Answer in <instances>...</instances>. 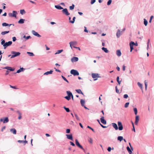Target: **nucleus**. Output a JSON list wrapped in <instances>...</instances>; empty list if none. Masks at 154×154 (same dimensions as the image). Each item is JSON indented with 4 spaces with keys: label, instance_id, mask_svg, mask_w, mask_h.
Masks as SVG:
<instances>
[{
    "label": "nucleus",
    "instance_id": "obj_1",
    "mask_svg": "<svg viewBox=\"0 0 154 154\" xmlns=\"http://www.w3.org/2000/svg\"><path fill=\"white\" fill-rule=\"evenodd\" d=\"M70 73L74 76L78 75H79V72L76 70L75 69H72L70 71Z\"/></svg>",
    "mask_w": 154,
    "mask_h": 154
},
{
    "label": "nucleus",
    "instance_id": "obj_2",
    "mask_svg": "<svg viewBox=\"0 0 154 154\" xmlns=\"http://www.w3.org/2000/svg\"><path fill=\"white\" fill-rule=\"evenodd\" d=\"M66 93L68 95L67 96H66L65 97V98L67 100H69L71 99V95H72V93L69 91H67Z\"/></svg>",
    "mask_w": 154,
    "mask_h": 154
},
{
    "label": "nucleus",
    "instance_id": "obj_3",
    "mask_svg": "<svg viewBox=\"0 0 154 154\" xmlns=\"http://www.w3.org/2000/svg\"><path fill=\"white\" fill-rule=\"evenodd\" d=\"M76 145L79 148L83 150L84 152H85V150L83 148V147L80 144L77 139L75 140Z\"/></svg>",
    "mask_w": 154,
    "mask_h": 154
},
{
    "label": "nucleus",
    "instance_id": "obj_4",
    "mask_svg": "<svg viewBox=\"0 0 154 154\" xmlns=\"http://www.w3.org/2000/svg\"><path fill=\"white\" fill-rule=\"evenodd\" d=\"M1 122H3L4 123H7L9 122V119L8 117L1 118L0 119Z\"/></svg>",
    "mask_w": 154,
    "mask_h": 154
},
{
    "label": "nucleus",
    "instance_id": "obj_5",
    "mask_svg": "<svg viewBox=\"0 0 154 154\" xmlns=\"http://www.w3.org/2000/svg\"><path fill=\"white\" fill-rule=\"evenodd\" d=\"M12 41H9L8 42H6L3 45V47H4V49H5L8 46L11 45L12 44Z\"/></svg>",
    "mask_w": 154,
    "mask_h": 154
},
{
    "label": "nucleus",
    "instance_id": "obj_6",
    "mask_svg": "<svg viewBox=\"0 0 154 154\" xmlns=\"http://www.w3.org/2000/svg\"><path fill=\"white\" fill-rule=\"evenodd\" d=\"M92 77L93 79H94V81L97 80V78L100 77L99 74L97 73L92 74Z\"/></svg>",
    "mask_w": 154,
    "mask_h": 154
},
{
    "label": "nucleus",
    "instance_id": "obj_7",
    "mask_svg": "<svg viewBox=\"0 0 154 154\" xmlns=\"http://www.w3.org/2000/svg\"><path fill=\"white\" fill-rule=\"evenodd\" d=\"M118 129L120 131H122L123 129V126L122 123L120 122H118Z\"/></svg>",
    "mask_w": 154,
    "mask_h": 154
},
{
    "label": "nucleus",
    "instance_id": "obj_8",
    "mask_svg": "<svg viewBox=\"0 0 154 154\" xmlns=\"http://www.w3.org/2000/svg\"><path fill=\"white\" fill-rule=\"evenodd\" d=\"M17 14V12L16 11H13V13H9L8 15L10 17H16V14Z\"/></svg>",
    "mask_w": 154,
    "mask_h": 154
},
{
    "label": "nucleus",
    "instance_id": "obj_9",
    "mask_svg": "<svg viewBox=\"0 0 154 154\" xmlns=\"http://www.w3.org/2000/svg\"><path fill=\"white\" fill-rule=\"evenodd\" d=\"M77 42L75 41L71 42L69 43L70 46L71 47L72 49V46L76 45L77 44Z\"/></svg>",
    "mask_w": 154,
    "mask_h": 154
},
{
    "label": "nucleus",
    "instance_id": "obj_10",
    "mask_svg": "<svg viewBox=\"0 0 154 154\" xmlns=\"http://www.w3.org/2000/svg\"><path fill=\"white\" fill-rule=\"evenodd\" d=\"M62 11L66 15H68L69 14V13L68 12L67 9L66 8L64 9Z\"/></svg>",
    "mask_w": 154,
    "mask_h": 154
},
{
    "label": "nucleus",
    "instance_id": "obj_11",
    "mask_svg": "<svg viewBox=\"0 0 154 154\" xmlns=\"http://www.w3.org/2000/svg\"><path fill=\"white\" fill-rule=\"evenodd\" d=\"M66 136L67 138L69 140H73V137L72 134H66Z\"/></svg>",
    "mask_w": 154,
    "mask_h": 154
},
{
    "label": "nucleus",
    "instance_id": "obj_12",
    "mask_svg": "<svg viewBox=\"0 0 154 154\" xmlns=\"http://www.w3.org/2000/svg\"><path fill=\"white\" fill-rule=\"evenodd\" d=\"M78 60V57H74L71 59V61L72 62H74L77 61Z\"/></svg>",
    "mask_w": 154,
    "mask_h": 154
},
{
    "label": "nucleus",
    "instance_id": "obj_13",
    "mask_svg": "<svg viewBox=\"0 0 154 154\" xmlns=\"http://www.w3.org/2000/svg\"><path fill=\"white\" fill-rule=\"evenodd\" d=\"M11 53L14 55H15V57L18 56L20 54V53L19 52H16L14 51H11Z\"/></svg>",
    "mask_w": 154,
    "mask_h": 154
},
{
    "label": "nucleus",
    "instance_id": "obj_14",
    "mask_svg": "<svg viewBox=\"0 0 154 154\" xmlns=\"http://www.w3.org/2000/svg\"><path fill=\"white\" fill-rule=\"evenodd\" d=\"M139 120V117L138 116H137L135 117V124L136 125H137L138 123Z\"/></svg>",
    "mask_w": 154,
    "mask_h": 154
},
{
    "label": "nucleus",
    "instance_id": "obj_15",
    "mask_svg": "<svg viewBox=\"0 0 154 154\" xmlns=\"http://www.w3.org/2000/svg\"><path fill=\"white\" fill-rule=\"evenodd\" d=\"M32 34L35 35L37 36L38 37H40L41 36L38 34L37 32H36L34 30H32Z\"/></svg>",
    "mask_w": 154,
    "mask_h": 154
},
{
    "label": "nucleus",
    "instance_id": "obj_16",
    "mask_svg": "<svg viewBox=\"0 0 154 154\" xmlns=\"http://www.w3.org/2000/svg\"><path fill=\"white\" fill-rule=\"evenodd\" d=\"M5 69H6L8 70H9L10 71H14L15 70V69L14 68H12L11 67L9 66H6L4 68Z\"/></svg>",
    "mask_w": 154,
    "mask_h": 154
},
{
    "label": "nucleus",
    "instance_id": "obj_17",
    "mask_svg": "<svg viewBox=\"0 0 154 154\" xmlns=\"http://www.w3.org/2000/svg\"><path fill=\"white\" fill-rule=\"evenodd\" d=\"M112 125L113 127L116 130H118V127L116 124L114 123H112Z\"/></svg>",
    "mask_w": 154,
    "mask_h": 154
},
{
    "label": "nucleus",
    "instance_id": "obj_18",
    "mask_svg": "<svg viewBox=\"0 0 154 154\" xmlns=\"http://www.w3.org/2000/svg\"><path fill=\"white\" fill-rule=\"evenodd\" d=\"M116 35L117 38H119L120 37L121 35L120 34V29H118L117 30V31L116 32Z\"/></svg>",
    "mask_w": 154,
    "mask_h": 154
},
{
    "label": "nucleus",
    "instance_id": "obj_19",
    "mask_svg": "<svg viewBox=\"0 0 154 154\" xmlns=\"http://www.w3.org/2000/svg\"><path fill=\"white\" fill-rule=\"evenodd\" d=\"M101 122L102 123L104 124H106V121L104 119V117H102L100 119Z\"/></svg>",
    "mask_w": 154,
    "mask_h": 154
},
{
    "label": "nucleus",
    "instance_id": "obj_20",
    "mask_svg": "<svg viewBox=\"0 0 154 154\" xmlns=\"http://www.w3.org/2000/svg\"><path fill=\"white\" fill-rule=\"evenodd\" d=\"M116 54L117 55L118 57L120 56L122 54L121 51L120 50H117V51H116Z\"/></svg>",
    "mask_w": 154,
    "mask_h": 154
},
{
    "label": "nucleus",
    "instance_id": "obj_21",
    "mask_svg": "<svg viewBox=\"0 0 154 154\" xmlns=\"http://www.w3.org/2000/svg\"><path fill=\"white\" fill-rule=\"evenodd\" d=\"M53 71L52 70H50L49 71H48L46 72H45L44 74V75H48L49 74H51L53 72Z\"/></svg>",
    "mask_w": 154,
    "mask_h": 154
},
{
    "label": "nucleus",
    "instance_id": "obj_22",
    "mask_svg": "<svg viewBox=\"0 0 154 154\" xmlns=\"http://www.w3.org/2000/svg\"><path fill=\"white\" fill-rule=\"evenodd\" d=\"M123 139V137L122 136H119L117 137V140L121 142Z\"/></svg>",
    "mask_w": 154,
    "mask_h": 154
},
{
    "label": "nucleus",
    "instance_id": "obj_23",
    "mask_svg": "<svg viewBox=\"0 0 154 154\" xmlns=\"http://www.w3.org/2000/svg\"><path fill=\"white\" fill-rule=\"evenodd\" d=\"M55 7L59 10H61L63 9V8L61 7L60 5H55Z\"/></svg>",
    "mask_w": 154,
    "mask_h": 154
},
{
    "label": "nucleus",
    "instance_id": "obj_24",
    "mask_svg": "<svg viewBox=\"0 0 154 154\" xmlns=\"http://www.w3.org/2000/svg\"><path fill=\"white\" fill-rule=\"evenodd\" d=\"M10 131L14 134H15L16 133V131L14 128L11 129Z\"/></svg>",
    "mask_w": 154,
    "mask_h": 154
},
{
    "label": "nucleus",
    "instance_id": "obj_25",
    "mask_svg": "<svg viewBox=\"0 0 154 154\" xmlns=\"http://www.w3.org/2000/svg\"><path fill=\"white\" fill-rule=\"evenodd\" d=\"M116 80L118 83V84L120 85L122 81V80L119 81V76H118L117 77Z\"/></svg>",
    "mask_w": 154,
    "mask_h": 154
},
{
    "label": "nucleus",
    "instance_id": "obj_26",
    "mask_svg": "<svg viewBox=\"0 0 154 154\" xmlns=\"http://www.w3.org/2000/svg\"><path fill=\"white\" fill-rule=\"evenodd\" d=\"M11 25V24H8L5 23H3L2 24V26H10Z\"/></svg>",
    "mask_w": 154,
    "mask_h": 154
},
{
    "label": "nucleus",
    "instance_id": "obj_27",
    "mask_svg": "<svg viewBox=\"0 0 154 154\" xmlns=\"http://www.w3.org/2000/svg\"><path fill=\"white\" fill-rule=\"evenodd\" d=\"M139 87L140 88L142 89L143 88V85L142 84L140 83V82H138L137 83Z\"/></svg>",
    "mask_w": 154,
    "mask_h": 154
},
{
    "label": "nucleus",
    "instance_id": "obj_28",
    "mask_svg": "<svg viewBox=\"0 0 154 154\" xmlns=\"http://www.w3.org/2000/svg\"><path fill=\"white\" fill-rule=\"evenodd\" d=\"M25 20L24 19H21L18 22L19 23L22 24L24 23V21Z\"/></svg>",
    "mask_w": 154,
    "mask_h": 154
},
{
    "label": "nucleus",
    "instance_id": "obj_29",
    "mask_svg": "<svg viewBox=\"0 0 154 154\" xmlns=\"http://www.w3.org/2000/svg\"><path fill=\"white\" fill-rule=\"evenodd\" d=\"M75 91L77 92L79 94H81L83 95V92H82V91L80 89H77V90H76Z\"/></svg>",
    "mask_w": 154,
    "mask_h": 154
},
{
    "label": "nucleus",
    "instance_id": "obj_30",
    "mask_svg": "<svg viewBox=\"0 0 154 154\" xmlns=\"http://www.w3.org/2000/svg\"><path fill=\"white\" fill-rule=\"evenodd\" d=\"M17 112L19 116L18 118V119H21V113L18 111H17Z\"/></svg>",
    "mask_w": 154,
    "mask_h": 154
},
{
    "label": "nucleus",
    "instance_id": "obj_31",
    "mask_svg": "<svg viewBox=\"0 0 154 154\" xmlns=\"http://www.w3.org/2000/svg\"><path fill=\"white\" fill-rule=\"evenodd\" d=\"M9 32V31H3V32H1V34L2 35H5V34H7V33H8Z\"/></svg>",
    "mask_w": 154,
    "mask_h": 154
},
{
    "label": "nucleus",
    "instance_id": "obj_32",
    "mask_svg": "<svg viewBox=\"0 0 154 154\" xmlns=\"http://www.w3.org/2000/svg\"><path fill=\"white\" fill-rule=\"evenodd\" d=\"M27 53L28 54L29 56H34V54L32 52H27Z\"/></svg>",
    "mask_w": 154,
    "mask_h": 154
},
{
    "label": "nucleus",
    "instance_id": "obj_33",
    "mask_svg": "<svg viewBox=\"0 0 154 154\" xmlns=\"http://www.w3.org/2000/svg\"><path fill=\"white\" fill-rule=\"evenodd\" d=\"M80 102L82 105V106H84V104L85 103V101L83 99H81L80 101Z\"/></svg>",
    "mask_w": 154,
    "mask_h": 154
},
{
    "label": "nucleus",
    "instance_id": "obj_34",
    "mask_svg": "<svg viewBox=\"0 0 154 154\" xmlns=\"http://www.w3.org/2000/svg\"><path fill=\"white\" fill-rule=\"evenodd\" d=\"M143 20L144 24L146 26L148 24V21L145 19H144Z\"/></svg>",
    "mask_w": 154,
    "mask_h": 154
},
{
    "label": "nucleus",
    "instance_id": "obj_35",
    "mask_svg": "<svg viewBox=\"0 0 154 154\" xmlns=\"http://www.w3.org/2000/svg\"><path fill=\"white\" fill-rule=\"evenodd\" d=\"M23 68H20V69L18 70L16 73H19L22 71H23Z\"/></svg>",
    "mask_w": 154,
    "mask_h": 154
},
{
    "label": "nucleus",
    "instance_id": "obj_36",
    "mask_svg": "<svg viewBox=\"0 0 154 154\" xmlns=\"http://www.w3.org/2000/svg\"><path fill=\"white\" fill-rule=\"evenodd\" d=\"M126 149H127V151H128V152H129V153L130 152H132L131 150V149L130 148H129V147L128 146H127L126 147Z\"/></svg>",
    "mask_w": 154,
    "mask_h": 154
},
{
    "label": "nucleus",
    "instance_id": "obj_37",
    "mask_svg": "<svg viewBox=\"0 0 154 154\" xmlns=\"http://www.w3.org/2000/svg\"><path fill=\"white\" fill-rule=\"evenodd\" d=\"M115 89H116V93L117 94H120V92L119 91V89H118L117 88V86H116L115 87Z\"/></svg>",
    "mask_w": 154,
    "mask_h": 154
},
{
    "label": "nucleus",
    "instance_id": "obj_38",
    "mask_svg": "<svg viewBox=\"0 0 154 154\" xmlns=\"http://www.w3.org/2000/svg\"><path fill=\"white\" fill-rule=\"evenodd\" d=\"M134 111V114L135 115H137V110L136 108H134L133 109Z\"/></svg>",
    "mask_w": 154,
    "mask_h": 154
},
{
    "label": "nucleus",
    "instance_id": "obj_39",
    "mask_svg": "<svg viewBox=\"0 0 154 154\" xmlns=\"http://www.w3.org/2000/svg\"><path fill=\"white\" fill-rule=\"evenodd\" d=\"M63 51V50L62 49V50H58L57 51V52H56L55 53V54H59L60 53H61Z\"/></svg>",
    "mask_w": 154,
    "mask_h": 154
},
{
    "label": "nucleus",
    "instance_id": "obj_40",
    "mask_svg": "<svg viewBox=\"0 0 154 154\" xmlns=\"http://www.w3.org/2000/svg\"><path fill=\"white\" fill-rule=\"evenodd\" d=\"M129 104V102L126 103L124 105V107L125 108H127Z\"/></svg>",
    "mask_w": 154,
    "mask_h": 154
},
{
    "label": "nucleus",
    "instance_id": "obj_41",
    "mask_svg": "<svg viewBox=\"0 0 154 154\" xmlns=\"http://www.w3.org/2000/svg\"><path fill=\"white\" fill-rule=\"evenodd\" d=\"M25 13V10L23 9V10H20V13L21 14H24Z\"/></svg>",
    "mask_w": 154,
    "mask_h": 154
},
{
    "label": "nucleus",
    "instance_id": "obj_42",
    "mask_svg": "<svg viewBox=\"0 0 154 154\" xmlns=\"http://www.w3.org/2000/svg\"><path fill=\"white\" fill-rule=\"evenodd\" d=\"M23 38H25L26 40H27L31 38V37L30 36H26L25 35H24Z\"/></svg>",
    "mask_w": 154,
    "mask_h": 154
},
{
    "label": "nucleus",
    "instance_id": "obj_43",
    "mask_svg": "<svg viewBox=\"0 0 154 154\" xmlns=\"http://www.w3.org/2000/svg\"><path fill=\"white\" fill-rule=\"evenodd\" d=\"M144 84L145 86V88L146 90L147 89V82H146V80L144 81Z\"/></svg>",
    "mask_w": 154,
    "mask_h": 154
},
{
    "label": "nucleus",
    "instance_id": "obj_44",
    "mask_svg": "<svg viewBox=\"0 0 154 154\" xmlns=\"http://www.w3.org/2000/svg\"><path fill=\"white\" fill-rule=\"evenodd\" d=\"M134 42L133 41H131L130 42L129 44L130 46H133L134 45Z\"/></svg>",
    "mask_w": 154,
    "mask_h": 154
},
{
    "label": "nucleus",
    "instance_id": "obj_45",
    "mask_svg": "<svg viewBox=\"0 0 154 154\" xmlns=\"http://www.w3.org/2000/svg\"><path fill=\"white\" fill-rule=\"evenodd\" d=\"M61 77L62 78V79L65 81H66L67 83H69V82L62 75Z\"/></svg>",
    "mask_w": 154,
    "mask_h": 154
},
{
    "label": "nucleus",
    "instance_id": "obj_46",
    "mask_svg": "<svg viewBox=\"0 0 154 154\" xmlns=\"http://www.w3.org/2000/svg\"><path fill=\"white\" fill-rule=\"evenodd\" d=\"M75 17H74L73 18L72 20H70L69 22L72 23H74L75 21Z\"/></svg>",
    "mask_w": 154,
    "mask_h": 154
},
{
    "label": "nucleus",
    "instance_id": "obj_47",
    "mask_svg": "<svg viewBox=\"0 0 154 154\" xmlns=\"http://www.w3.org/2000/svg\"><path fill=\"white\" fill-rule=\"evenodd\" d=\"M74 7H75L74 5L73 4H72V6L69 7V9L70 10H72L74 9Z\"/></svg>",
    "mask_w": 154,
    "mask_h": 154
},
{
    "label": "nucleus",
    "instance_id": "obj_48",
    "mask_svg": "<svg viewBox=\"0 0 154 154\" xmlns=\"http://www.w3.org/2000/svg\"><path fill=\"white\" fill-rule=\"evenodd\" d=\"M112 0H109L107 2V5H110L112 2Z\"/></svg>",
    "mask_w": 154,
    "mask_h": 154
},
{
    "label": "nucleus",
    "instance_id": "obj_49",
    "mask_svg": "<svg viewBox=\"0 0 154 154\" xmlns=\"http://www.w3.org/2000/svg\"><path fill=\"white\" fill-rule=\"evenodd\" d=\"M1 41V44L3 46V45L5 43V41L3 39H2Z\"/></svg>",
    "mask_w": 154,
    "mask_h": 154
},
{
    "label": "nucleus",
    "instance_id": "obj_50",
    "mask_svg": "<svg viewBox=\"0 0 154 154\" xmlns=\"http://www.w3.org/2000/svg\"><path fill=\"white\" fill-rule=\"evenodd\" d=\"M63 108L67 112H69V109L68 108H66L65 106L63 107Z\"/></svg>",
    "mask_w": 154,
    "mask_h": 154
},
{
    "label": "nucleus",
    "instance_id": "obj_51",
    "mask_svg": "<svg viewBox=\"0 0 154 154\" xmlns=\"http://www.w3.org/2000/svg\"><path fill=\"white\" fill-rule=\"evenodd\" d=\"M153 16L152 15V16H150V19H149V23H151V22L152 20V19H153Z\"/></svg>",
    "mask_w": 154,
    "mask_h": 154
},
{
    "label": "nucleus",
    "instance_id": "obj_52",
    "mask_svg": "<svg viewBox=\"0 0 154 154\" xmlns=\"http://www.w3.org/2000/svg\"><path fill=\"white\" fill-rule=\"evenodd\" d=\"M128 97V96L127 94H125L123 96V97L125 99H127Z\"/></svg>",
    "mask_w": 154,
    "mask_h": 154
},
{
    "label": "nucleus",
    "instance_id": "obj_53",
    "mask_svg": "<svg viewBox=\"0 0 154 154\" xmlns=\"http://www.w3.org/2000/svg\"><path fill=\"white\" fill-rule=\"evenodd\" d=\"M88 128L91 129V130H92V131L94 132H95V131L94 130V129L92 128H91V127H90V126H88L87 127Z\"/></svg>",
    "mask_w": 154,
    "mask_h": 154
},
{
    "label": "nucleus",
    "instance_id": "obj_54",
    "mask_svg": "<svg viewBox=\"0 0 154 154\" xmlns=\"http://www.w3.org/2000/svg\"><path fill=\"white\" fill-rule=\"evenodd\" d=\"M112 149V148L110 147H108L107 150L109 152H110Z\"/></svg>",
    "mask_w": 154,
    "mask_h": 154
},
{
    "label": "nucleus",
    "instance_id": "obj_55",
    "mask_svg": "<svg viewBox=\"0 0 154 154\" xmlns=\"http://www.w3.org/2000/svg\"><path fill=\"white\" fill-rule=\"evenodd\" d=\"M75 115L76 119L78 120H79V118L77 115L76 114H75Z\"/></svg>",
    "mask_w": 154,
    "mask_h": 154
},
{
    "label": "nucleus",
    "instance_id": "obj_56",
    "mask_svg": "<svg viewBox=\"0 0 154 154\" xmlns=\"http://www.w3.org/2000/svg\"><path fill=\"white\" fill-rule=\"evenodd\" d=\"M10 86L11 88H14V89H17V88H16V87L15 86H12L11 85H10Z\"/></svg>",
    "mask_w": 154,
    "mask_h": 154
},
{
    "label": "nucleus",
    "instance_id": "obj_57",
    "mask_svg": "<svg viewBox=\"0 0 154 154\" xmlns=\"http://www.w3.org/2000/svg\"><path fill=\"white\" fill-rule=\"evenodd\" d=\"M70 129H67L66 131V132L67 133H69L70 132Z\"/></svg>",
    "mask_w": 154,
    "mask_h": 154
},
{
    "label": "nucleus",
    "instance_id": "obj_58",
    "mask_svg": "<svg viewBox=\"0 0 154 154\" xmlns=\"http://www.w3.org/2000/svg\"><path fill=\"white\" fill-rule=\"evenodd\" d=\"M96 1L95 0H91V4H93Z\"/></svg>",
    "mask_w": 154,
    "mask_h": 154
},
{
    "label": "nucleus",
    "instance_id": "obj_59",
    "mask_svg": "<svg viewBox=\"0 0 154 154\" xmlns=\"http://www.w3.org/2000/svg\"><path fill=\"white\" fill-rule=\"evenodd\" d=\"M130 52H132V51L134 49L133 46H130Z\"/></svg>",
    "mask_w": 154,
    "mask_h": 154
},
{
    "label": "nucleus",
    "instance_id": "obj_60",
    "mask_svg": "<svg viewBox=\"0 0 154 154\" xmlns=\"http://www.w3.org/2000/svg\"><path fill=\"white\" fill-rule=\"evenodd\" d=\"M12 40L13 42L15 41L16 40V38L15 37L12 38Z\"/></svg>",
    "mask_w": 154,
    "mask_h": 154
},
{
    "label": "nucleus",
    "instance_id": "obj_61",
    "mask_svg": "<svg viewBox=\"0 0 154 154\" xmlns=\"http://www.w3.org/2000/svg\"><path fill=\"white\" fill-rule=\"evenodd\" d=\"M132 131H134V132H135V127H134V125H133V128H132Z\"/></svg>",
    "mask_w": 154,
    "mask_h": 154
},
{
    "label": "nucleus",
    "instance_id": "obj_62",
    "mask_svg": "<svg viewBox=\"0 0 154 154\" xmlns=\"http://www.w3.org/2000/svg\"><path fill=\"white\" fill-rule=\"evenodd\" d=\"M70 144L71 145H72V146H75V144H74V143H73L72 142H71L70 141Z\"/></svg>",
    "mask_w": 154,
    "mask_h": 154
},
{
    "label": "nucleus",
    "instance_id": "obj_63",
    "mask_svg": "<svg viewBox=\"0 0 154 154\" xmlns=\"http://www.w3.org/2000/svg\"><path fill=\"white\" fill-rule=\"evenodd\" d=\"M125 66L124 65H123L122 66V70L123 71H125Z\"/></svg>",
    "mask_w": 154,
    "mask_h": 154
},
{
    "label": "nucleus",
    "instance_id": "obj_64",
    "mask_svg": "<svg viewBox=\"0 0 154 154\" xmlns=\"http://www.w3.org/2000/svg\"><path fill=\"white\" fill-rule=\"evenodd\" d=\"M102 50H103L105 52H106V48L104 47H103L102 48Z\"/></svg>",
    "mask_w": 154,
    "mask_h": 154
}]
</instances>
